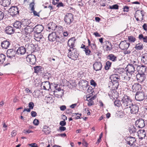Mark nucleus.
I'll return each mask as SVG.
<instances>
[{"label":"nucleus","instance_id":"nucleus-1","mask_svg":"<svg viewBox=\"0 0 147 147\" xmlns=\"http://www.w3.org/2000/svg\"><path fill=\"white\" fill-rule=\"evenodd\" d=\"M75 40L73 38L69 39L67 42L68 46L67 48L68 49L69 52L68 56L71 59L76 60L79 56V54L77 51V49L74 48Z\"/></svg>","mask_w":147,"mask_h":147},{"label":"nucleus","instance_id":"nucleus-2","mask_svg":"<svg viewBox=\"0 0 147 147\" xmlns=\"http://www.w3.org/2000/svg\"><path fill=\"white\" fill-rule=\"evenodd\" d=\"M108 84L109 87L112 90L117 89L119 85V81L120 80V76L118 74H112L110 77Z\"/></svg>","mask_w":147,"mask_h":147},{"label":"nucleus","instance_id":"nucleus-3","mask_svg":"<svg viewBox=\"0 0 147 147\" xmlns=\"http://www.w3.org/2000/svg\"><path fill=\"white\" fill-rule=\"evenodd\" d=\"M138 63L134 60L131 61V62L127 65L125 69L127 71L132 74L134 72L135 70V67L137 66Z\"/></svg>","mask_w":147,"mask_h":147},{"label":"nucleus","instance_id":"nucleus-4","mask_svg":"<svg viewBox=\"0 0 147 147\" xmlns=\"http://www.w3.org/2000/svg\"><path fill=\"white\" fill-rule=\"evenodd\" d=\"M121 106L125 109L128 108L132 105L131 100L130 97L125 96L123 97L121 100Z\"/></svg>","mask_w":147,"mask_h":147},{"label":"nucleus","instance_id":"nucleus-5","mask_svg":"<svg viewBox=\"0 0 147 147\" xmlns=\"http://www.w3.org/2000/svg\"><path fill=\"white\" fill-rule=\"evenodd\" d=\"M140 69L142 72V74H138L136 76L137 80L139 82H143L146 79V76L144 73L146 70V68L144 66H142L140 68Z\"/></svg>","mask_w":147,"mask_h":147},{"label":"nucleus","instance_id":"nucleus-6","mask_svg":"<svg viewBox=\"0 0 147 147\" xmlns=\"http://www.w3.org/2000/svg\"><path fill=\"white\" fill-rule=\"evenodd\" d=\"M27 61L31 65L34 64L36 61L35 56L32 54H29L27 55L26 57Z\"/></svg>","mask_w":147,"mask_h":147},{"label":"nucleus","instance_id":"nucleus-7","mask_svg":"<svg viewBox=\"0 0 147 147\" xmlns=\"http://www.w3.org/2000/svg\"><path fill=\"white\" fill-rule=\"evenodd\" d=\"M145 96L144 92L142 91H138L136 93L135 98L138 101H142L144 99Z\"/></svg>","mask_w":147,"mask_h":147},{"label":"nucleus","instance_id":"nucleus-8","mask_svg":"<svg viewBox=\"0 0 147 147\" xmlns=\"http://www.w3.org/2000/svg\"><path fill=\"white\" fill-rule=\"evenodd\" d=\"M73 21V16L71 13H67L64 18L65 22L67 24H70Z\"/></svg>","mask_w":147,"mask_h":147},{"label":"nucleus","instance_id":"nucleus-9","mask_svg":"<svg viewBox=\"0 0 147 147\" xmlns=\"http://www.w3.org/2000/svg\"><path fill=\"white\" fill-rule=\"evenodd\" d=\"M130 43L127 42L126 40L122 41L119 45V48L122 50H127L130 45Z\"/></svg>","mask_w":147,"mask_h":147},{"label":"nucleus","instance_id":"nucleus-10","mask_svg":"<svg viewBox=\"0 0 147 147\" xmlns=\"http://www.w3.org/2000/svg\"><path fill=\"white\" fill-rule=\"evenodd\" d=\"M25 22H26V25L27 26V27H26L24 29L25 31L26 34H30L33 30H34V28L30 27V26H28L30 21L26 19L25 20Z\"/></svg>","mask_w":147,"mask_h":147},{"label":"nucleus","instance_id":"nucleus-11","mask_svg":"<svg viewBox=\"0 0 147 147\" xmlns=\"http://www.w3.org/2000/svg\"><path fill=\"white\" fill-rule=\"evenodd\" d=\"M128 108L130 109L131 113L132 114H136L138 111L139 107L137 105L135 104L132 103L131 107Z\"/></svg>","mask_w":147,"mask_h":147},{"label":"nucleus","instance_id":"nucleus-12","mask_svg":"<svg viewBox=\"0 0 147 147\" xmlns=\"http://www.w3.org/2000/svg\"><path fill=\"white\" fill-rule=\"evenodd\" d=\"M132 74L126 71L123 72L122 73V79L125 81L129 80L131 77Z\"/></svg>","mask_w":147,"mask_h":147},{"label":"nucleus","instance_id":"nucleus-13","mask_svg":"<svg viewBox=\"0 0 147 147\" xmlns=\"http://www.w3.org/2000/svg\"><path fill=\"white\" fill-rule=\"evenodd\" d=\"M93 69L96 71L101 70L102 67V64L100 61H96L93 64Z\"/></svg>","mask_w":147,"mask_h":147},{"label":"nucleus","instance_id":"nucleus-14","mask_svg":"<svg viewBox=\"0 0 147 147\" xmlns=\"http://www.w3.org/2000/svg\"><path fill=\"white\" fill-rule=\"evenodd\" d=\"M9 11L11 16H15L19 13L18 8L17 6L12 7L10 8Z\"/></svg>","mask_w":147,"mask_h":147},{"label":"nucleus","instance_id":"nucleus-15","mask_svg":"<svg viewBox=\"0 0 147 147\" xmlns=\"http://www.w3.org/2000/svg\"><path fill=\"white\" fill-rule=\"evenodd\" d=\"M16 54H17L16 51L12 49H9L7 52V57L9 58L14 57Z\"/></svg>","mask_w":147,"mask_h":147},{"label":"nucleus","instance_id":"nucleus-16","mask_svg":"<svg viewBox=\"0 0 147 147\" xmlns=\"http://www.w3.org/2000/svg\"><path fill=\"white\" fill-rule=\"evenodd\" d=\"M135 124L139 128H142L145 126L144 121L142 119L137 120L135 122Z\"/></svg>","mask_w":147,"mask_h":147},{"label":"nucleus","instance_id":"nucleus-17","mask_svg":"<svg viewBox=\"0 0 147 147\" xmlns=\"http://www.w3.org/2000/svg\"><path fill=\"white\" fill-rule=\"evenodd\" d=\"M57 34L56 32H53L49 34L48 36V40L50 41H55Z\"/></svg>","mask_w":147,"mask_h":147},{"label":"nucleus","instance_id":"nucleus-18","mask_svg":"<svg viewBox=\"0 0 147 147\" xmlns=\"http://www.w3.org/2000/svg\"><path fill=\"white\" fill-rule=\"evenodd\" d=\"M42 88L44 89L49 90L51 89L50 83L49 81H45L42 83Z\"/></svg>","mask_w":147,"mask_h":147},{"label":"nucleus","instance_id":"nucleus-19","mask_svg":"<svg viewBox=\"0 0 147 147\" xmlns=\"http://www.w3.org/2000/svg\"><path fill=\"white\" fill-rule=\"evenodd\" d=\"M26 49L24 47H21L19 48L16 51V54L19 55H22L24 54L26 52Z\"/></svg>","mask_w":147,"mask_h":147},{"label":"nucleus","instance_id":"nucleus-20","mask_svg":"<svg viewBox=\"0 0 147 147\" xmlns=\"http://www.w3.org/2000/svg\"><path fill=\"white\" fill-rule=\"evenodd\" d=\"M43 29V26L41 25H37L34 28V32L39 33H41Z\"/></svg>","mask_w":147,"mask_h":147},{"label":"nucleus","instance_id":"nucleus-21","mask_svg":"<svg viewBox=\"0 0 147 147\" xmlns=\"http://www.w3.org/2000/svg\"><path fill=\"white\" fill-rule=\"evenodd\" d=\"M48 59L52 65H54L57 63L58 58L57 56H53L48 58Z\"/></svg>","mask_w":147,"mask_h":147},{"label":"nucleus","instance_id":"nucleus-22","mask_svg":"<svg viewBox=\"0 0 147 147\" xmlns=\"http://www.w3.org/2000/svg\"><path fill=\"white\" fill-rule=\"evenodd\" d=\"M5 31L6 33L8 34H13L14 32V29L10 26H8L6 27L5 30Z\"/></svg>","mask_w":147,"mask_h":147},{"label":"nucleus","instance_id":"nucleus-23","mask_svg":"<svg viewBox=\"0 0 147 147\" xmlns=\"http://www.w3.org/2000/svg\"><path fill=\"white\" fill-rule=\"evenodd\" d=\"M34 39L37 41H39L40 40L43 38L42 35H41V33H38L37 32H34Z\"/></svg>","mask_w":147,"mask_h":147},{"label":"nucleus","instance_id":"nucleus-24","mask_svg":"<svg viewBox=\"0 0 147 147\" xmlns=\"http://www.w3.org/2000/svg\"><path fill=\"white\" fill-rule=\"evenodd\" d=\"M65 39V38L64 36L60 35H58L57 34L55 41L62 43L64 42Z\"/></svg>","mask_w":147,"mask_h":147},{"label":"nucleus","instance_id":"nucleus-25","mask_svg":"<svg viewBox=\"0 0 147 147\" xmlns=\"http://www.w3.org/2000/svg\"><path fill=\"white\" fill-rule=\"evenodd\" d=\"M10 44V42L9 41L6 40L1 42V46L3 48L7 49L9 47Z\"/></svg>","mask_w":147,"mask_h":147},{"label":"nucleus","instance_id":"nucleus-26","mask_svg":"<svg viewBox=\"0 0 147 147\" xmlns=\"http://www.w3.org/2000/svg\"><path fill=\"white\" fill-rule=\"evenodd\" d=\"M0 3L4 7L8 6L10 4L11 0H1Z\"/></svg>","mask_w":147,"mask_h":147},{"label":"nucleus","instance_id":"nucleus-27","mask_svg":"<svg viewBox=\"0 0 147 147\" xmlns=\"http://www.w3.org/2000/svg\"><path fill=\"white\" fill-rule=\"evenodd\" d=\"M138 135L140 136L142 138H144L146 136V133L144 129H140L138 131Z\"/></svg>","mask_w":147,"mask_h":147},{"label":"nucleus","instance_id":"nucleus-28","mask_svg":"<svg viewBox=\"0 0 147 147\" xmlns=\"http://www.w3.org/2000/svg\"><path fill=\"white\" fill-rule=\"evenodd\" d=\"M51 129L48 126L45 125L44 126L43 128L42 129V131L46 134H49L51 132Z\"/></svg>","mask_w":147,"mask_h":147},{"label":"nucleus","instance_id":"nucleus-29","mask_svg":"<svg viewBox=\"0 0 147 147\" xmlns=\"http://www.w3.org/2000/svg\"><path fill=\"white\" fill-rule=\"evenodd\" d=\"M107 58L113 61H117V57L112 54L109 55L108 56Z\"/></svg>","mask_w":147,"mask_h":147},{"label":"nucleus","instance_id":"nucleus-30","mask_svg":"<svg viewBox=\"0 0 147 147\" xmlns=\"http://www.w3.org/2000/svg\"><path fill=\"white\" fill-rule=\"evenodd\" d=\"M141 85L139 84H135L133 85L132 88L134 91H138L141 88Z\"/></svg>","mask_w":147,"mask_h":147},{"label":"nucleus","instance_id":"nucleus-31","mask_svg":"<svg viewBox=\"0 0 147 147\" xmlns=\"http://www.w3.org/2000/svg\"><path fill=\"white\" fill-rule=\"evenodd\" d=\"M136 141V140L135 138L130 137L129 138V141L127 142L129 145L132 146L134 144Z\"/></svg>","mask_w":147,"mask_h":147},{"label":"nucleus","instance_id":"nucleus-32","mask_svg":"<svg viewBox=\"0 0 147 147\" xmlns=\"http://www.w3.org/2000/svg\"><path fill=\"white\" fill-rule=\"evenodd\" d=\"M22 24L19 21H16L13 24V26L16 28L19 29L21 27Z\"/></svg>","mask_w":147,"mask_h":147},{"label":"nucleus","instance_id":"nucleus-33","mask_svg":"<svg viewBox=\"0 0 147 147\" xmlns=\"http://www.w3.org/2000/svg\"><path fill=\"white\" fill-rule=\"evenodd\" d=\"M34 72L36 73H41L42 67L40 66H36L34 67Z\"/></svg>","mask_w":147,"mask_h":147},{"label":"nucleus","instance_id":"nucleus-34","mask_svg":"<svg viewBox=\"0 0 147 147\" xmlns=\"http://www.w3.org/2000/svg\"><path fill=\"white\" fill-rule=\"evenodd\" d=\"M129 130L131 134H133L135 133L137 129L134 126L131 125L129 128Z\"/></svg>","mask_w":147,"mask_h":147},{"label":"nucleus","instance_id":"nucleus-35","mask_svg":"<svg viewBox=\"0 0 147 147\" xmlns=\"http://www.w3.org/2000/svg\"><path fill=\"white\" fill-rule=\"evenodd\" d=\"M107 43L106 42V44H108V45H107L106 49V50L107 51H110L112 49V46L111 43L109 42L108 41H107Z\"/></svg>","mask_w":147,"mask_h":147},{"label":"nucleus","instance_id":"nucleus-36","mask_svg":"<svg viewBox=\"0 0 147 147\" xmlns=\"http://www.w3.org/2000/svg\"><path fill=\"white\" fill-rule=\"evenodd\" d=\"M142 61L145 64H147V53H145L143 55Z\"/></svg>","mask_w":147,"mask_h":147},{"label":"nucleus","instance_id":"nucleus-37","mask_svg":"<svg viewBox=\"0 0 147 147\" xmlns=\"http://www.w3.org/2000/svg\"><path fill=\"white\" fill-rule=\"evenodd\" d=\"M5 56L3 54H0V63H3L5 59Z\"/></svg>","mask_w":147,"mask_h":147},{"label":"nucleus","instance_id":"nucleus-38","mask_svg":"<svg viewBox=\"0 0 147 147\" xmlns=\"http://www.w3.org/2000/svg\"><path fill=\"white\" fill-rule=\"evenodd\" d=\"M35 1L34 0H33L32 1V3H30L29 4V7L30 9V10L31 11H33L34 10V5H35Z\"/></svg>","mask_w":147,"mask_h":147},{"label":"nucleus","instance_id":"nucleus-39","mask_svg":"<svg viewBox=\"0 0 147 147\" xmlns=\"http://www.w3.org/2000/svg\"><path fill=\"white\" fill-rule=\"evenodd\" d=\"M143 45L141 43L137 44L135 46V48L138 50H142L143 49Z\"/></svg>","mask_w":147,"mask_h":147},{"label":"nucleus","instance_id":"nucleus-40","mask_svg":"<svg viewBox=\"0 0 147 147\" xmlns=\"http://www.w3.org/2000/svg\"><path fill=\"white\" fill-rule=\"evenodd\" d=\"M111 62H109V61H107L105 66V69L106 70H108L111 66Z\"/></svg>","mask_w":147,"mask_h":147},{"label":"nucleus","instance_id":"nucleus-41","mask_svg":"<svg viewBox=\"0 0 147 147\" xmlns=\"http://www.w3.org/2000/svg\"><path fill=\"white\" fill-rule=\"evenodd\" d=\"M109 1V0H100V3L101 6L105 7L106 5V2Z\"/></svg>","mask_w":147,"mask_h":147},{"label":"nucleus","instance_id":"nucleus-42","mask_svg":"<svg viewBox=\"0 0 147 147\" xmlns=\"http://www.w3.org/2000/svg\"><path fill=\"white\" fill-rule=\"evenodd\" d=\"M114 104L115 106L117 107H119L120 106H121V101H120L119 100H115L114 102Z\"/></svg>","mask_w":147,"mask_h":147},{"label":"nucleus","instance_id":"nucleus-43","mask_svg":"<svg viewBox=\"0 0 147 147\" xmlns=\"http://www.w3.org/2000/svg\"><path fill=\"white\" fill-rule=\"evenodd\" d=\"M84 51L85 52V53L86 55H90V53H91V51L89 49L88 47L84 48Z\"/></svg>","mask_w":147,"mask_h":147},{"label":"nucleus","instance_id":"nucleus-44","mask_svg":"<svg viewBox=\"0 0 147 147\" xmlns=\"http://www.w3.org/2000/svg\"><path fill=\"white\" fill-rule=\"evenodd\" d=\"M128 39L129 42H134L136 40V38L132 36H128Z\"/></svg>","mask_w":147,"mask_h":147},{"label":"nucleus","instance_id":"nucleus-45","mask_svg":"<svg viewBox=\"0 0 147 147\" xmlns=\"http://www.w3.org/2000/svg\"><path fill=\"white\" fill-rule=\"evenodd\" d=\"M109 8L111 9H118L119 8V6L117 4H115L113 5H110Z\"/></svg>","mask_w":147,"mask_h":147},{"label":"nucleus","instance_id":"nucleus-46","mask_svg":"<svg viewBox=\"0 0 147 147\" xmlns=\"http://www.w3.org/2000/svg\"><path fill=\"white\" fill-rule=\"evenodd\" d=\"M34 106V104L32 102H30L28 104V107L31 109H33Z\"/></svg>","mask_w":147,"mask_h":147},{"label":"nucleus","instance_id":"nucleus-47","mask_svg":"<svg viewBox=\"0 0 147 147\" xmlns=\"http://www.w3.org/2000/svg\"><path fill=\"white\" fill-rule=\"evenodd\" d=\"M96 98V96H93L91 98H90L87 100L89 102H94L93 100L95 99Z\"/></svg>","mask_w":147,"mask_h":147},{"label":"nucleus","instance_id":"nucleus-48","mask_svg":"<svg viewBox=\"0 0 147 147\" xmlns=\"http://www.w3.org/2000/svg\"><path fill=\"white\" fill-rule=\"evenodd\" d=\"M88 93H91L93 91V89L91 86H89L87 90Z\"/></svg>","mask_w":147,"mask_h":147},{"label":"nucleus","instance_id":"nucleus-49","mask_svg":"<svg viewBox=\"0 0 147 147\" xmlns=\"http://www.w3.org/2000/svg\"><path fill=\"white\" fill-rule=\"evenodd\" d=\"M39 121L38 120L35 119L33 121V124L36 125H37L39 124Z\"/></svg>","mask_w":147,"mask_h":147},{"label":"nucleus","instance_id":"nucleus-50","mask_svg":"<svg viewBox=\"0 0 147 147\" xmlns=\"http://www.w3.org/2000/svg\"><path fill=\"white\" fill-rule=\"evenodd\" d=\"M59 124L61 126H64L66 125V122L64 121H61L60 123Z\"/></svg>","mask_w":147,"mask_h":147},{"label":"nucleus","instance_id":"nucleus-51","mask_svg":"<svg viewBox=\"0 0 147 147\" xmlns=\"http://www.w3.org/2000/svg\"><path fill=\"white\" fill-rule=\"evenodd\" d=\"M4 15L3 13L0 11V21L3 19L4 17Z\"/></svg>","mask_w":147,"mask_h":147},{"label":"nucleus","instance_id":"nucleus-52","mask_svg":"<svg viewBox=\"0 0 147 147\" xmlns=\"http://www.w3.org/2000/svg\"><path fill=\"white\" fill-rule=\"evenodd\" d=\"M66 129L65 127H63V126H60L59 127V130L61 131H65Z\"/></svg>","mask_w":147,"mask_h":147},{"label":"nucleus","instance_id":"nucleus-53","mask_svg":"<svg viewBox=\"0 0 147 147\" xmlns=\"http://www.w3.org/2000/svg\"><path fill=\"white\" fill-rule=\"evenodd\" d=\"M66 108V106L64 105L61 106L60 107V109L62 111H64Z\"/></svg>","mask_w":147,"mask_h":147},{"label":"nucleus","instance_id":"nucleus-54","mask_svg":"<svg viewBox=\"0 0 147 147\" xmlns=\"http://www.w3.org/2000/svg\"><path fill=\"white\" fill-rule=\"evenodd\" d=\"M90 84L91 85H92L94 87L96 85V82L92 80L90 81Z\"/></svg>","mask_w":147,"mask_h":147},{"label":"nucleus","instance_id":"nucleus-55","mask_svg":"<svg viewBox=\"0 0 147 147\" xmlns=\"http://www.w3.org/2000/svg\"><path fill=\"white\" fill-rule=\"evenodd\" d=\"M33 12V14L34 16H37L38 17H39V13H38L36 11H35L34 10L33 11H32Z\"/></svg>","mask_w":147,"mask_h":147},{"label":"nucleus","instance_id":"nucleus-56","mask_svg":"<svg viewBox=\"0 0 147 147\" xmlns=\"http://www.w3.org/2000/svg\"><path fill=\"white\" fill-rule=\"evenodd\" d=\"M55 27L56 28H57V29H58L59 30L61 31H63V27L61 26H56Z\"/></svg>","mask_w":147,"mask_h":147},{"label":"nucleus","instance_id":"nucleus-57","mask_svg":"<svg viewBox=\"0 0 147 147\" xmlns=\"http://www.w3.org/2000/svg\"><path fill=\"white\" fill-rule=\"evenodd\" d=\"M129 7H128L127 6H125L123 8V11L124 12H127L129 11Z\"/></svg>","mask_w":147,"mask_h":147},{"label":"nucleus","instance_id":"nucleus-58","mask_svg":"<svg viewBox=\"0 0 147 147\" xmlns=\"http://www.w3.org/2000/svg\"><path fill=\"white\" fill-rule=\"evenodd\" d=\"M31 113V116L32 117H35L36 116L37 113L35 111H32Z\"/></svg>","mask_w":147,"mask_h":147},{"label":"nucleus","instance_id":"nucleus-59","mask_svg":"<svg viewBox=\"0 0 147 147\" xmlns=\"http://www.w3.org/2000/svg\"><path fill=\"white\" fill-rule=\"evenodd\" d=\"M90 45L93 49H96V46L95 43H92Z\"/></svg>","mask_w":147,"mask_h":147},{"label":"nucleus","instance_id":"nucleus-60","mask_svg":"<svg viewBox=\"0 0 147 147\" xmlns=\"http://www.w3.org/2000/svg\"><path fill=\"white\" fill-rule=\"evenodd\" d=\"M23 132H24L25 133V134H29V133H32L33 132V131L30 130H28L26 131H25V130H24V131Z\"/></svg>","mask_w":147,"mask_h":147},{"label":"nucleus","instance_id":"nucleus-61","mask_svg":"<svg viewBox=\"0 0 147 147\" xmlns=\"http://www.w3.org/2000/svg\"><path fill=\"white\" fill-rule=\"evenodd\" d=\"M143 28L144 30H147V25L146 24H144L143 25Z\"/></svg>","mask_w":147,"mask_h":147},{"label":"nucleus","instance_id":"nucleus-62","mask_svg":"<svg viewBox=\"0 0 147 147\" xmlns=\"http://www.w3.org/2000/svg\"><path fill=\"white\" fill-rule=\"evenodd\" d=\"M16 134V131L15 130H13L12 131L11 133V136H14Z\"/></svg>","mask_w":147,"mask_h":147},{"label":"nucleus","instance_id":"nucleus-63","mask_svg":"<svg viewBox=\"0 0 147 147\" xmlns=\"http://www.w3.org/2000/svg\"><path fill=\"white\" fill-rule=\"evenodd\" d=\"M68 34H69V33H68V32L67 31H64L63 33V36H65V37L67 36L68 35Z\"/></svg>","mask_w":147,"mask_h":147},{"label":"nucleus","instance_id":"nucleus-64","mask_svg":"<svg viewBox=\"0 0 147 147\" xmlns=\"http://www.w3.org/2000/svg\"><path fill=\"white\" fill-rule=\"evenodd\" d=\"M144 37L142 34H140L139 35L138 38L140 40H143Z\"/></svg>","mask_w":147,"mask_h":147}]
</instances>
